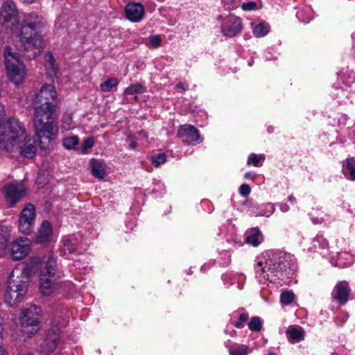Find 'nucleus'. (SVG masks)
Returning a JSON list of instances; mask_svg holds the SVG:
<instances>
[{"mask_svg":"<svg viewBox=\"0 0 355 355\" xmlns=\"http://www.w3.org/2000/svg\"><path fill=\"white\" fill-rule=\"evenodd\" d=\"M256 278L259 282L285 281L293 274L295 264L291 256L282 251L268 250L262 253L254 266Z\"/></svg>","mask_w":355,"mask_h":355,"instance_id":"1","label":"nucleus"},{"mask_svg":"<svg viewBox=\"0 0 355 355\" xmlns=\"http://www.w3.org/2000/svg\"><path fill=\"white\" fill-rule=\"evenodd\" d=\"M30 139L24 125L15 118L6 122L1 120L0 129V148L9 153L19 152L27 158H32L36 153L34 145L28 144Z\"/></svg>","mask_w":355,"mask_h":355,"instance_id":"2","label":"nucleus"},{"mask_svg":"<svg viewBox=\"0 0 355 355\" xmlns=\"http://www.w3.org/2000/svg\"><path fill=\"white\" fill-rule=\"evenodd\" d=\"M42 261L39 257H32L30 267L28 265H17L11 272L5 293V301L8 306H12L24 300L28 286L31 269L41 266Z\"/></svg>","mask_w":355,"mask_h":355,"instance_id":"3","label":"nucleus"},{"mask_svg":"<svg viewBox=\"0 0 355 355\" xmlns=\"http://www.w3.org/2000/svg\"><path fill=\"white\" fill-rule=\"evenodd\" d=\"M42 261L39 257H32L30 267L28 265H17L11 272L5 293V301L8 306H12L24 300L28 286L31 269L41 266Z\"/></svg>","mask_w":355,"mask_h":355,"instance_id":"4","label":"nucleus"},{"mask_svg":"<svg viewBox=\"0 0 355 355\" xmlns=\"http://www.w3.org/2000/svg\"><path fill=\"white\" fill-rule=\"evenodd\" d=\"M44 25V19L36 14L24 15L21 24L19 40L24 56L29 60L37 57L42 49L43 40L37 32Z\"/></svg>","mask_w":355,"mask_h":355,"instance_id":"5","label":"nucleus"},{"mask_svg":"<svg viewBox=\"0 0 355 355\" xmlns=\"http://www.w3.org/2000/svg\"><path fill=\"white\" fill-rule=\"evenodd\" d=\"M57 116L55 110L50 107H34L33 125L42 150L49 148L51 140L55 135Z\"/></svg>","mask_w":355,"mask_h":355,"instance_id":"6","label":"nucleus"},{"mask_svg":"<svg viewBox=\"0 0 355 355\" xmlns=\"http://www.w3.org/2000/svg\"><path fill=\"white\" fill-rule=\"evenodd\" d=\"M4 62L9 79L15 85L21 83L25 79L26 69L21 56L10 46L3 51Z\"/></svg>","mask_w":355,"mask_h":355,"instance_id":"7","label":"nucleus"},{"mask_svg":"<svg viewBox=\"0 0 355 355\" xmlns=\"http://www.w3.org/2000/svg\"><path fill=\"white\" fill-rule=\"evenodd\" d=\"M56 271V259L53 254H49L45 266L40 275V286L42 293L48 295L53 288V277Z\"/></svg>","mask_w":355,"mask_h":355,"instance_id":"8","label":"nucleus"},{"mask_svg":"<svg viewBox=\"0 0 355 355\" xmlns=\"http://www.w3.org/2000/svg\"><path fill=\"white\" fill-rule=\"evenodd\" d=\"M33 106L50 107L55 110L58 104V94L52 85H43L38 93L35 94L33 102Z\"/></svg>","mask_w":355,"mask_h":355,"instance_id":"9","label":"nucleus"},{"mask_svg":"<svg viewBox=\"0 0 355 355\" xmlns=\"http://www.w3.org/2000/svg\"><path fill=\"white\" fill-rule=\"evenodd\" d=\"M0 19L12 31L18 24L19 11L13 0H4L0 10Z\"/></svg>","mask_w":355,"mask_h":355,"instance_id":"10","label":"nucleus"},{"mask_svg":"<svg viewBox=\"0 0 355 355\" xmlns=\"http://www.w3.org/2000/svg\"><path fill=\"white\" fill-rule=\"evenodd\" d=\"M35 218V207L31 204H27L21 210L19 217V230L24 234H30L34 227Z\"/></svg>","mask_w":355,"mask_h":355,"instance_id":"11","label":"nucleus"},{"mask_svg":"<svg viewBox=\"0 0 355 355\" xmlns=\"http://www.w3.org/2000/svg\"><path fill=\"white\" fill-rule=\"evenodd\" d=\"M218 19L221 21V31L225 36L234 37L242 31L241 19L234 15H229L225 17L219 16Z\"/></svg>","mask_w":355,"mask_h":355,"instance_id":"12","label":"nucleus"},{"mask_svg":"<svg viewBox=\"0 0 355 355\" xmlns=\"http://www.w3.org/2000/svg\"><path fill=\"white\" fill-rule=\"evenodd\" d=\"M41 313L42 309L36 305H31L30 307L23 309L19 315L21 326L24 328L37 327L40 323L38 315Z\"/></svg>","mask_w":355,"mask_h":355,"instance_id":"13","label":"nucleus"},{"mask_svg":"<svg viewBox=\"0 0 355 355\" xmlns=\"http://www.w3.org/2000/svg\"><path fill=\"white\" fill-rule=\"evenodd\" d=\"M31 251L30 241L26 237H19L11 244L10 254L13 260H21Z\"/></svg>","mask_w":355,"mask_h":355,"instance_id":"14","label":"nucleus"},{"mask_svg":"<svg viewBox=\"0 0 355 355\" xmlns=\"http://www.w3.org/2000/svg\"><path fill=\"white\" fill-rule=\"evenodd\" d=\"M25 188L21 184H10L3 190L6 200L10 207H13L25 194Z\"/></svg>","mask_w":355,"mask_h":355,"instance_id":"15","label":"nucleus"},{"mask_svg":"<svg viewBox=\"0 0 355 355\" xmlns=\"http://www.w3.org/2000/svg\"><path fill=\"white\" fill-rule=\"evenodd\" d=\"M177 136L182 139V141L187 144L202 142L199 130L192 125H182L178 131Z\"/></svg>","mask_w":355,"mask_h":355,"instance_id":"16","label":"nucleus"},{"mask_svg":"<svg viewBox=\"0 0 355 355\" xmlns=\"http://www.w3.org/2000/svg\"><path fill=\"white\" fill-rule=\"evenodd\" d=\"M125 17L132 22H139L144 17V8L140 3L132 2L125 7Z\"/></svg>","mask_w":355,"mask_h":355,"instance_id":"17","label":"nucleus"},{"mask_svg":"<svg viewBox=\"0 0 355 355\" xmlns=\"http://www.w3.org/2000/svg\"><path fill=\"white\" fill-rule=\"evenodd\" d=\"M60 338L59 328L58 327H52L44 341L43 349L47 352H53L58 346Z\"/></svg>","mask_w":355,"mask_h":355,"instance_id":"18","label":"nucleus"},{"mask_svg":"<svg viewBox=\"0 0 355 355\" xmlns=\"http://www.w3.org/2000/svg\"><path fill=\"white\" fill-rule=\"evenodd\" d=\"M52 234V227L50 223L44 221L40 228L35 237V241L37 243H46L51 241Z\"/></svg>","mask_w":355,"mask_h":355,"instance_id":"19","label":"nucleus"},{"mask_svg":"<svg viewBox=\"0 0 355 355\" xmlns=\"http://www.w3.org/2000/svg\"><path fill=\"white\" fill-rule=\"evenodd\" d=\"M225 346L228 349L230 355H248L251 352L249 346L230 340L225 343Z\"/></svg>","mask_w":355,"mask_h":355,"instance_id":"20","label":"nucleus"},{"mask_svg":"<svg viewBox=\"0 0 355 355\" xmlns=\"http://www.w3.org/2000/svg\"><path fill=\"white\" fill-rule=\"evenodd\" d=\"M336 294L334 298L337 300L340 304H345L349 297V288L345 283H338L335 287Z\"/></svg>","mask_w":355,"mask_h":355,"instance_id":"21","label":"nucleus"},{"mask_svg":"<svg viewBox=\"0 0 355 355\" xmlns=\"http://www.w3.org/2000/svg\"><path fill=\"white\" fill-rule=\"evenodd\" d=\"M245 241L254 247L258 246L262 241V235L259 229L254 227L247 231Z\"/></svg>","mask_w":355,"mask_h":355,"instance_id":"22","label":"nucleus"},{"mask_svg":"<svg viewBox=\"0 0 355 355\" xmlns=\"http://www.w3.org/2000/svg\"><path fill=\"white\" fill-rule=\"evenodd\" d=\"M342 171L347 179L355 180V158H347L343 164Z\"/></svg>","mask_w":355,"mask_h":355,"instance_id":"23","label":"nucleus"},{"mask_svg":"<svg viewBox=\"0 0 355 355\" xmlns=\"http://www.w3.org/2000/svg\"><path fill=\"white\" fill-rule=\"evenodd\" d=\"M45 61V67L49 76L51 77L56 76L58 73L59 68L58 65L55 64V58L51 52L46 53Z\"/></svg>","mask_w":355,"mask_h":355,"instance_id":"24","label":"nucleus"},{"mask_svg":"<svg viewBox=\"0 0 355 355\" xmlns=\"http://www.w3.org/2000/svg\"><path fill=\"white\" fill-rule=\"evenodd\" d=\"M10 236V229L6 226L0 225V256L4 252L7 248Z\"/></svg>","mask_w":355,"mask_h":355,"instance_id":"25","label":"nucleus"},{"mask_svg":"<svg viewBox=\"0 0 355 355\" xmlns=\"http://www.w3.org/2000/svg\"><path fill=\"white\" fill-rule=\"evenodd\" d=\"M92 174L98 178H104L105 175L103 163L98 159H92L90 161Z\"/></svg>","mask_w":355,"mask_h":355,"instance_id":"26","label":"nucleus"},{"mask_svg":"<svg viewBox=\"0 0 355 355\" xmlns=\"http://www.w3.org/2000/svg\"><path fill=\"white\" fill-rule=\"evenodd\" d=\"M253 26V34L257 37H261L266 35L270 31V26L265 22L259 23L257 24H251Z\"/></svg>","mask_w":355,"mask_h":355,"instance_id":"27","label":"nucleus"},{"mask_svg":"<svg viewBox=\"0 0 355 355\" xmlns=\"http://www.w3.org/2000/svg\"><path fill=\"white\" fill-rule=\"evenodd\" d=\"M146 87L141 83H136L128 87L123 92L125 96L141 94L146 92Z\"/></svg>","mask_w":355,"mask_h":355,"instance_id":"28","label":"nucleus"},{"mask_svg":"<svg viewBox=\"0 0 355 355\" xmlns=\"http://www.w3.org/2000/svg\"><path fill=\"white\" fill-rule=\"evenodd\" d=\"M286 334L289 340L300 341L304 338V331L301 328L290 327L286 331Z\"/></svg>","mask_w":355,"mask_h":355,"instance_id":"29","label":"nucleus"},{"mask_svg":"<svg viewBox=\"0 0 355 355\" xmlns=\"http://www.w3.org/2000/svg\"><path fill=\"white\" fill-rule=\"evenodd\" d=\"M119 85L116 78H110L100 84V89L103 92H109Z\"/></svg>","mask_w":355,"mask_h":355,"instance_id":"30","label":"nucleus"},{"mask_svg":"<svg viewBox=\"0 0 355 355\" xmlns=\"http://www.w3.org/2000/svg\"><path fill=\"white\" fill-rule=\"evenodd\" d=\"M78 143V136L66 137L62 139V145L67 150L74 149Z\"/></svg>","mask_w":355,"mask_h":355,"instance_id":"31","label":"nucleus"},{"mask_svg":"<svg viewBox=\"0 0 355 355\" xmlns=\"http://www.w3.org/2000/svg\"><path fill=\"white\" fill-rule=\"evenodd\" d=\"M248 326L250 331L259 332L262 329V321L260 318L254 316L250 319Z\"/></svg>","mask_w":355,"mask_h":355,"instance_id":"32","label":"nucleus"},{"mask_svg":"<svg viewBox=\"0 0 355 355\" xmlns=\"http://www.w3.org/2000/svg\"><path fill=\"white\" fill-rule=\"evenodd\" d=\"M64 248L62 250L64 254H73L76 252V244L71 239H64L63 241Z\"/></svg>","mask_w":355,"mask_h":355,"instance_id":"33","label":"nucleus"},{"mask_svg":"<svg viewBox=\"0 0 355 355\" xmlns=\"http://www.w3.org/2000/svg\"><path fill=\"white\" fill-rule=\"evenodd\" d=\"M265 159L264 155L251 154L248 159V164H253L254 166H261Z\"/></svg>","mask_w":355,"mask_h":355,"instance_id":"34","label":"nucleus"},{"mask_svg":"<svg viewBox=\"0 0 355 355\" xmlns=\"http://www.w3.org/2000/svg\"><path fill=\"white\" fill-rule=\"evenodd\" d=\"M295 295L292 291H284L280 295L281 303L284 305L290 304L294 300Z\"/></svg>","mask_w":355,"mask_h":355,"instance_id":"35","label":"nucleus"},{"mask_svg":"<svg viewBox=\"0 0 355 355\" xmlns=\"http://www.w3.org/2000/svg\"><path fill=\"white\" fill-rule=\"evenodd\" d=\"M241 8L244 11H253L259 10L261 8V5L256 1H249L243 3L241 5Z\"/></svg>","mask_w":355,"mask_h":355,"instance_id":"36","label":"nucleus"},{"mask_svg":"<svg viewBox=\"0 0 355 355\" xmlns=\"http://www.w3.org/2000/svg\"><path fill=\"white\" fill-rule=\"evenodd\" d=\"M225 9L232 10L237 8L241 4V0H221Z\"/></svg>","mask_w":355,"mask_h":355,"instance_id":"37","label":"nucleus"},{"mask_svg":"<svg viewBox=\"0 0 355 355\" xmlns=\"http://www.w3.org/2000/svg\"><path fill=\"white\" fill-rule=\"evenodd\" d=\"M309 11V8H306L305 10H300L297 12L296 16L299 19V20L308 23L310 21L311 19V16L310 13L306 15V12Z\"/></svg>","mask_w":355,"mask_h":355,"instance_id":"38","label":"nucleus"},{"mask_svg":"<svg viewBox=\"0 0 355 355\" xmlns=\"http://www.w3.org/2000/svg\"><path fill=\"white\" fill-rule=\"evenodd\" d=\"M152 164L155 167H159L161 164H164L166 161V157L165 154L160 153L156 156H153L151 157Z\"/></svg>","mask_w":355,"mask_h":355,"instance_id":"39","label":"nucleus"},{"mask_svg":"<svg viewBox=\"0 0 355 355\" xmlns=\"http://www.w3.org/2000/svg\"><path fill=\"white\" fill-rule=\"evenodd\" d=\"M249 315L247 313H242L239 315V321L235 322L234 325L237 329H242L244 327V322L248 320Z\"/></svg>","mask_w":355,"mask_h":355,"instance_id":"40","label":"nucleus"},{"mask_svg":"<svg viewBox=\"0 0 355 355\" xmlns=\"http://www.w3.org/2000/svg\"><path fill=\"white\" fill-rule=\"evenodd\" d=\"M162 40L159 35H151L150 37V44L153 48H158L161 45Z\"/></svg>","mask_w":355,"mask_h":355,"instance_id":"41","label":"nucleus"},{"mask_svg":"<svg viewBox=\"0 0 355 355\" xmlns=\"http://www.w3.org/2000/svg\"><path fill=\"white\" fill-rule=\"evenodd\" d=\"M250 187L247 184H243L240 186L239 192L242 196H247L250 193Z\"/></svg>","mask_w":355,"mask_h":355,"instance_id":"42","label":"nucleus"},{"mask_svg":"<svg viewBox=\"0 0 355 355\" xmlns=\"http://www.w3.org/2000/svg\"><path fill=\"white\" fill-rule=\"evenodd\" d=\"M94 141L93 138H87L83 143V150L86 151L87 149L92 148L94 146Z\"/></svg>","mask_w":355,"mask_h":355,"instance_id":"43","label":"nucleus"},{"mask_svg":"<svg viewBox=\"0 0 355 355\" xmlns=\"http://www.w3.org/2000/svg\"><path fill=\"white\" fill-rule=\"evenodd\" d=\"M279 206L280 210L282 212H287V211H288V210L290 209L289 206L286 203H284V202L279 203Z\"/></svg>","mask_w":355,"mask_h":355,"instance_id":"44","label":"nucleus"},{"mask_svg":"<svg viewBox=\"0 0 355 355\" xmlns=\"http://www.w3.org/2000/svg\"><path fill=\"white\" fill-rule=\"evenodd\" d=\"M175 87L176 88L182 89L184 91H187L189 89V85L182 83H178Z\"/></svg>","mask_w":355,"mask_h":355,"instance_id":"45","label":"nucleus"},{"mask_svg":"<svg viewBox=\"0 0 355 355\" xmlns=\"http://www.w3.org/2000/svg\"><path fill=\"white\" fill-rule=\"evenodd\" d=\"M3 319L0 316V340L3 339Z\"/></svg>","mask_w":355,"mask_h":355,"instance_id":"46","label":"nucleus"},{"mask_svg":"<svg viewBox=\"0 0 355 355\" xmlns=\"http://www.w3.org/2000/svg\"><path fill=\"white\" fill-rule=\"evenodd\" d=\"M2 340H0V355H7V352L4 347L2 346Z\"/></svg>","mask_w":355,"mask_h":355,"instance_id":"47","label":"nucleus"},{"mask_svg":"<svg viewBox=\"0 0 355 355\" xmlns=\"http://www.w3.org/2000/svg\"><path fill=\"white\" fill-rule=\"evenodd\" d=\"M267 207H268L269 208V209H270V214H268V215H266V216H267V217H268V216H270V214H272L274 212V211H275V207H274V205H273L272 204H268V205H267Z\"/></svg>","mask_w":355,"mask_h":355,"instance_id":"48","label":"nucleus"},{"mask_svg":"<svg viewBox=\"0 0 355 355\" xmlns=\"http://www.w3.org/2000/svg\"><path fill=\"white\" fill-rule=\"evenodd\" d=\"M137 146V143L135 141H132L130 144V148L132 150H135Z\"/></svg>","mask_w":355,"mask_h":355,"instance_id":"49","label":"nucleus"},{"mask_svg":"<svg viewBox=\"0 0 355 355\" xmlns=\"http://www.w3.org/2000/svg\"><path fill=\"white\" fill-rule=\"evenodd\" d=\"M288 200L293 203H295L296 201V198L293 195L288 196Z\"/></svg>","mask_w":355,"mask_h":355,"instance_id":"50","label":"nucleus"},{"mask_svg":"<svg viewBox=\"0 0 355 355\" xmlns=\"http://www.w3.org/2000/svg\"><path fill=\"white\" fill-rule=\"evenodd\" d=\"M36 329H33L31 331H27L26 334H28V337H31L35 332Z\"/></svg>","mask_w":355,"mask_h":355,"instance_id":"51","label":"nucleus"},{"mask_svg":"<svg viewBox=\"0 0 355 355\" xmlns=\"http://www.w3.org/2000/svg\"><path fill=\"white\" fill-rule=\"evenodd\" d=\"M24 2L26 3H33L34 1H35L36 0H22Z\"/></svg>","mask_w":355,"mask_h":355,"instance_id":"52","label":"nucleus"},{"mask_svg":"<svg viewBox=\"0 0 355 355\" xmlns=\"http://www.w3.org/2000/svg\"><path fill=\"white\" fill-rule=\"evenodd\" d=\"M230 334V336H232V337H233V336H234L236 334V331H234V330H232V331L230 332V334Z\"/></svg>","mask_w":355,"mask_h":355,"instance_id":"53","label":"nucleus"},{"mask_svg":"<svg viewBox=\"0 0 355 355\" xmlns=\"http://www.w3.org/2000/svg\"><path fill=\"white\" fill-rule=\"evenodd\" d=\"M250 176V173H246L245 174V177L246 178H248Z\"/></svg>","mask_w":355,"mask_h":355,"instance_id":"54","label":"nucleus"},{"mask_svg":"<svg viewBox=\"0 0 355 355\" xmlns=\"http://www.w3.org/2000/svg\"><path fill=\"white\" fill-rule=\"evenodd\" d=\"M313 223H320V221H319V220H317V221H315V219H313Z\"/></svg>","mask_w":355,"mask_h":355,"instance_id":"55","label":"nucleus"},{"mask_svg":"<svg viewBox=\"0 0 355 355\" xmlns=\"http://www.w3.org/2000/svg\"><path fill=\"white\" fill-rule=\"evenodd\" d=\"M268 355H277V354L275 353H273V352H270V353H268Z\"/></svg>","mask_w":355,"mask_h":355,"instance_id":"56","label":"nucleus"},{"mask_svg":"<svg viewBox=\"0 0 355 355\" xmlns=\"http://www.w3.org/2000/svg\"><path fill=\"white\" fill-rule=\"evenodd\" d=\"M134 99H135V101H137V100H138V96H135L134 97Z\"/></svg>","mask_w":355,"mask_h":355,"instance_id":"57","label":"nucleus"},{"mask_svg":"<svg viewBox=\"0 0 355 355\" xmlns=\"http://www.w3.org/2000/svg\"><path fill=\"white\" fill-rule=\"evenodd\" d=\"M331 355H338L336 352H332Z\"/></svg>","mask_w":355,"mask_h":355,"instance_id":"58","label":"nucleus"},{"mask_svg":"<svg viewBox=\"0 0 355 355\" xmlns=\"http://www.w3.org/2000/svg\"><path fill=\"white\" fill-rule=\"evenodd\" d=\"M26 355H32L31 354H27Z\"/></svg>","mask_w":355,"mask_h":355,"instance_id":"59","label":"nucleus"}]
</instances>
